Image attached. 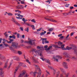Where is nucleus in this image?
Wrapping results in <instances>:
<instances>
[{"instance_id":"1","label":"nucleus","mask_w":77,"mask_h":77,"mask_svg":"<svg viewBox=\"0 0 77 77\" xmlns=\"http://www.w3.org/2000/svg\"><path fill=\"white\" fill-rule=\"evenodd\" d=\"M52 46L53 47H54L55 48H61L63 50H70L72 49L71 47H69V46H67L66 48H64V47H65V45L64 44L62 45L61 46V47H58L57 45H53Z\"/></svg>"},{"instance_id":"2","label":"nucleus","mask_w":77,"mask_h":77,"mask_svg":"<svg viewBox=\"0 0 77 77\" xmlns=\"http://www.w3.org/2000/svg\"><path fill=\"white\" fill-rule=\"evenodd\" d=\"M35 68L36 69L35 70V72L33 73L34 77H35L36 74L37 73L38 75L37 77H40L41 75V69H40V68H39V67L38 66L36 65H35Z\"/></svg>"},{"instance_id":"3","label":"nucleus","mask_w":77,"mask_h":77,"mask_svg":"<svg viewBox=\"0 0 77 77\" xmlns=\"http://www.w3.org/2000/svg\"><path fill=\"white\" fill-rule=\"evenodd\" d=\"M8 61H6V62L5 63L4 67L3 68L2 67L0 68V75H2L3 74V70L6 69L8 66Z\"/></svg>"},{"instance_id":"4","label":"nucleus","mask_w":77,"mask_h":77,"mask_svg":"<svg viewBox=\"0 0 77 77\" xmlns=\"http://www.w3.org/2000/svg\"><path fill=\"white\" fill-rule=\"evenodd\" d=\"M11 46L14 48H20V46L18 45V44L17 42H13L12 43Z\"/></svg>"},{"instance_id":"5","label":"nucleus","mask_w":77,"mask_h":77,"mask_svg":"<svg viewBox=\"0 0 77 77\" xmlns=\"http://www.w3.org/2000/svg\"><path fill=\"white\" fill-rule=\"evenodd\" d=\"M45 19L46 20H48V21H50L51 22H53L54 23H57V21L54 20V19L50 18H47L46 17L45 18Z\"/></svg>"},{"instance_id":"6","label":"nucleus","mask_w":77,"mask_h":77,"mask_svg":"<svg viewBox=\"0 0 77 77\" xmlns=\"http://www.w3.org/2000/svg\"><path fill=\"white\" fill-rule=\"evenodd\" d=\"M35 40H30V41H29V42H26V41L24 42V43H27L30 44V45H33V44H35V42L34 41H35Z\"/></svg>"},{"instance_id":"7","label":"nucleus","mask_w":77,"mask_h":77,"mask_svg":"<svg viewBox=\"0 0 77 77\" xmlns=\"http://www.w3.org/2000/svg\"><path fill=\"white\" fill-rule=\"evenodd\" d=\"M11 20L13 22L15 23L17 25H18V26H20V27L21 26V25H20V24L19 23H18L17 21L15 20V19H14V17L12 18Z\"/></svg>"},{"instance_id":"8","label":"nucleus","mask_w":77,"mask_h":77,"mask_svg":"<svg viewBox=\"0 0 77 77\" xmlns=\"http://www.w3.org/2000/svg\"><path fill=\"white\" fill-rule=\"evenodd\" d=\"M52 47L53 46H50L48 48V46L46 45L44 46V48H45V50H46V51H48V50H50V48H52Z\"/></svg>"},{"instance_id":"9","label":"nucleus","mask_w":77,"mask_h":77,"mask_svg":"<svg viewBox=\"0 0 77 77\" xmlns=\"http://www.w3.org/2000/svg\"><path fill=\"white\" fill-rule=\"evenodd\" d=\"M24 6L21 5H19L16 6L17 9H22L24 8Z\"/></svg>"},{"instance_id":"10","label":"nucleus","mask_w":77,"mask_h":77,"mask_svg":"<svg viewBox=\"0 0 77 77\" xmlns=\"http://www.w3.org/2000/svg\"><path fill=\"white\" fill-rule=\"evenodd\" d=\"M17 16H18L19 17H16V18L17 19H19V20H21V19H23V16L21 15L20 14H18Z\"/></svg>"},{"instance_id":"11","label":"nucleus","mask_w":77,"mask_h":77,"mask_svg":"<svg viewBox=\"0 0 77 77\" xmlns=\"http://www.w3.org/2000/svg\"><path fill=\"white\" fill-rule=\"evenodd\" d=\"M63 66L66 69H68V65L66 62H63Z\"/></svg>"},{"instance_id":"12","label":"nucleus","mask_w":77,"mask_h":77,"mask_svg":"<svg viewBox=\"0 0 77 77\" xmlns=\"http://www.w3.org/2000/svg\"><path fill=\"white\" fill-rule=\"evenodd\" d=\"M71 48H72V50H74V51H75V50H76L77 49L76 48H77V47L74 45H71Z\"/></svg>"},{"instance_id":"13","label":"nucleus","mask_w":77,"mask_h":77,"mask_svg":"<svg viewBox=\"0 0 77 77\" xmlns=\"http://www.w3.org/2000/svg\"><path fill=\"white\" fill-rule=\"evenodd\" d=\"M40 56L41 57L40 58V59H42V60L43 61H44L45 60V59L44 58V56H43L42 55V53H41L40 54Z\"/></svg>"},{"instance_id":"14","label":"nucleus","mask_w":77,"mask_h":77,"mask_svg":"<svg viewBox=\"0 0 77 77\" xmlns=\"http://www.w3.org/2000/svg\"><path fill=\"white\" fill-rule=\"evenodd\" d=\"M41 53H42V52H41V51L39 50L37 51H36L35 52V54L38 56H39V55H40V54H41Z\"/></svg>"},{"instance_id":"15","label":"nucleus","mask_w":77,"mask_h":77,"mask_svg":"<svg viewBox=\"0 0 77 77\" xmlns=\"http://www.w3.org/2000/svg\"><path fill=\"white\" fill-rule=\"evenodd\" d=\"M63 55L66 57H69V54H68L66 52H64L63 53Z\"/></svg>"},{"instance_id":"16","label":"nucleus","mask_w":77,"mask_h":77,"mask_svg":"<svg viewBox=\"0 0 77 77\" xmlns=\"http://www.w3.org/2000/svg\"><path fill=\"white\" fill-rule=\"evenodd\" d=\"M42 31H44V32H42L41 33H40V35L41 36H42L43 35H44L45 33H46L47 32L45 31H44V29H42Z\"/></svg>"},{"instance_id":"17","label":"nucleus","mask_w":77,"mask_h":77,"mask_svg":"<svg viewBox=\"0 0 77 77\" xmlns=\"http://www.w3.org/2000/svg\"><path fill=\"white\" fill-rule=\"evenodd\" d=\"M32 60L33 62L35 63H38V60H36V59H35V57H32Z\"/></svg>"},{"instance_id":"18","label":"nucleus","mask_w":77,"mask_h":77,"mask_svg":"<svg viewBox=\"0 0 77 77\" xmlns=\"http://www.w3.org/2000/svg\"><path fill=\"white\" fill-rule=\"evenodd\" d=\"M41 39L42 41V43L43 44H44V42H45V41L46 39H47V38H41Z\"/></svg>"},{"instance_id":"19","label":"nucleus","mask_w":77,"mask_h":77,"mask_svg":"<svg viewBox=\"0 0 77 77\" xmlns=\"http://www.w3.org/2000/svg\"><path fill=\"white\" fill-rule=\"evenodd\" d=\"M57 43H58V45H57L58 47H59V46H60L61 45V46L62 45V44H63V43L62 42H60V41H59L57 42Z\"/></svg>"},{"instance_id":"20","label":"nucleus","mask_w":77,"mask_h":77,"mask_svg":"<svg viewBox=\"0 0 77 77\" xmlns=\"http://www.w3.org/2000/svg\"><path fill=\"white\" fill-rule=\"evenodd\" d=\"M60 69L61 71L63 72L65 74H66V72L65 71L64 69L62 68H60Z\"/></svg>"},{"instance_id":"21","label":"nucleus","mask_w":77,"mask_h":77,"mask_svg":"<svg viewBox=\"0 0 77 77\" xmlns=\"http://www.w3.org/2000/svg\"><path fill=\"white\" fill-rule=\"evenodd\" d=\"M69 36V34L67 35V36L66 37L65 39V40H69V39H70V38H68Z\"/></svg>"},{"instance_id":"22","label":"nucleus","mask_w":77,"mask_h":77,"mask_svg":"<svg viewBox=\"0 0 77 77\" xmlns=\"http://www.w3.org/2000/svg\"><path fill=\"white\" fill-rule=\"evenodd\" d=\"M46 62L48 63L49 65H51V63H50V61L49 60L47 59L45 60Z\"/></svg>"},{"instance_id":"23","label":"nucleus","mask_w":77,"mask_h":77,"mask_svg":"<svg viewBox=\"0 0 77 77\" xmlns=\"http://www.w3.org/2000/svg\"><path fill=\"white\" fill-rule=\"evenodd\" d=\"M17 54L19 55H21L23 54V53L21 51H17Z\"/></svg>"},{"instance_id":"24","label":"nucleus","mask_w":77,"mask_h":77,"mask_svg":"<svg viewBox=\"0 0 77 77\" xmlns=\"http://www.w3.org/2000/svg\"><path fill=\"white\" fill-rule=\"evenodd\" d=\"M23 73H22V74L23 75H23H25V74H26V71L25 70H23L22 71Z\"/></svg>"},{"instance_id":"25","label":"nucleus","mask_w":77,"mask_h":77,"mask_svg":"<svg viewBox=\"0 0 77 77\" xmlns=\"http://www.w3.org/2000/svg\"><path fill=\"white\" fill-rule=\"evenodd\" d=\"M56 58H57L58 59H60L62 58V57L60 56H56Z\"/></svg>"},{"instance_id":"26","label":"nucleus","mask_w":77,"mask_h":77,"mask_svg":"<svg viewBox=\"0 0 77 77\" xmlns=\"http://www.w3.org/2000/svg\"><path fill=\"white\" fill-rule=\"evenodd\" d=\"M53 28H49L48 30V31H49V32H51L53 30Z\"/></svg>"},{"instance_id":"27","label":"nucleus","mask_w":77,"mask_h":77,"mask_svg":"<svg viewBox=\"0 0 77 77\" xmlns=\"http://www.w3.org/2000/svg\"><path fill=\"white\" fill-rule=\"evenodd\" d=\"M29 27H27V28H25V31H26L27 32H29Z\"/></svg>"},{"instance_id":"28","label":"nucleus","mask_w":77,"mask_h":77,"mask_svg":"<svg viewBox=\"0 0 77 77\" xmlns=\"http://www.w3.org/2000/svg\"><path fill=\"white\" fill-rule=\"evenodd\" d=\"M71 12H72V10H70L69 11L68 13L69 14H69V15H72V14L71 13Z\"/></svg>"},{"instance_id":"29","label":"nucleus","mask_w":77,"mask_h":77,"mask_svg":"<svg viewBox=\"0 0 77 77\" xmlns=\"http://www.w3.org/2000/svg\"><path fill=\"white\" fill-rule=\"evenodd\" d=\"M63 15H65V16H66V15H69V13H65L63 14Z\"/></svg>"},{"instance_id":"30","label":"nucleus","mask_w":77,"mask_h":77,"mask_svg":"<svg viewBox=\"0 0 77 77\" xmlns=\"http://www.w3.org/2000/svg\"><path fill=\"white\" fill-rule=\"evenodd\" d=\"M31 27H32L33 30H35V26H34V25H31Z\"/></svg>"},{"instance_id":"31","label":"nucleus","mask_w":77,"mask_h":77,"mask_svg":"<svg viewBox=\"0 0 77 77\" xmlns=\"http://www.w3.org/2000/svg\"><path fill=\"white\" fill-rule=\"evenodd\" d=\"M26 59V61L27 62V63H29V64H30V63H31L30 62V61H29V60L28 59Z\"/></svg>"},{"instance_id":"32","label":"nucleus","mask_w":77,"mask_h":77,"mask_svg":"<svg viewBox=\"0 0 77 77\" xmlns=\"http://www.w3.org/2000/svg\"><path fill=\"white\" fill-rule=\"evenodd\" d=\"M7 14L9 16H12L13 15V14H12V13H7Z\"/></svg>"},{"instance_id":"33","label":"nucleus","mask_w":77,"mask_h":77,"mask_svg":"<svg viewBox=\"0 0 77 77\" xmlns=\"http://www.w3.org/2000/svg\"><path fill=\"white\" fill-rule=\"evenodd\" d=\"M40 50H44V48L43 47V46L40 47Z\"/></svg>"},{"instance_id":"34","label":"nucleus","mask_w":77,"mask_h":77,"mask_svg":"<svg viewBox=\"0 0 77 77\" xmlns=\"http://www.w3.org/2000/svg\"><path fill=\"white\" fill-rule=\"evenodd\" d=\"M14 60H18V59H19V58L17 57H15L14 58Z\"/></svg>"},{"instance_id":"35","label":"nucleus","mask_w":77,"mask_h":77,"mask_svg":"<svg viewBox=\"0 0 77 77\" xmlns=\"http://www.w3.org/2000/svg\"><path fill=\"white\" fill-rule=\"evenodd\" d=\"M45 44H48V43H49V42L48 41H47V39H46L45 40Z\"/></svg>"},{"instance_id":"36","label":"nucleus","mask_w":77,"mask_h":77,"mask_svg":"<svg viewBox=\"0 0 77 77\" xmlns=\"http://www.w3.org/2000/svg\"><path fill=\"white\" fill-rule=\"evenodd\" d=\"M25 24H26V26H31V25H30V24H28V23H25Z\"/></svg>"},{"instance_id":"37","label":"nucleus","mask_w":77,"mask_h":77,"mask_svg":"<svg viewBox=\"0 0 77 77\" xmlns=\"http://www.w3.org/2000/svg\"><path fill=\"white\" fill-rule=\"evenodd\" d=\"M21 4H25L26 3L25 2H24V0H23V1H21Z\"/></svg>"},{"instance_id":"38","label":"nucleus","mask_w":77,"mask_h":77,"mask_svg":"<svg viewBox=\"0 0 77 77\" xmlns=\"http://www.w3.org/2000/svg\"><path fill=\"white\" fill-rule=\"evenodd\" d=\"M42 29V28H40L39 29H37V32H39V31H41V29Z\"/></svg>"},{"instance_id":"39","label":"nucleus","mask_w":77,"mask_h":77,"mask_svg":"<svg viewBox=\"0 0 77 77\" xmlns=\"http://www.w3.org/2000/svg\"><path fill=\"white\" fill-rule=\"evenodd\" d=\"M22 63H20L19 64V65L17 66H19V68L21 66H22Z\"/></svg>"},{"instance_id":"40","label":"nucleus","mask_w":77,"mask_h":77,"mask_svg":"<svg viewBox=\"0 0 77 77\" xmlns=\"http://www.w3.org/2000/svg\"><path fill=\"white\" fill-rule=\"evenodd\" d=\"M53 59H55V60H56V61H57V62H58V59L57 58L55 57H53Z\"/></svg>"},{"instance_id":"41","label":"nucleus","mask_w":77,"mask_h":77,"mask_svg":"<svg viewBox=\"0 0 77 77\" xmlns=\"http://www.w3.org/2000/svg\"><path fill=\"white\" fill-rule=\"evenodd\" d=\"M9 48H10V49L11 51H13L14 49V48H12V47H9Z\"/></svg>"},{"instance_id":"42","label":"nucleus","mask_w":77,"mask_h":77,"mask_svg":"<svg viewBox=\"0 0 77 77\" xmlns=\"http://www.w3.org/2000/svg\"><path fill=\"white\" fill-rule=\"evenodd\" d=\"M60 73L59 72H57L56 77H58V76H59V74Z\"/></svg>"},{"instance_id":"43","label":"nucleus","mask_w":77,"mask_h":77,"mask_svg":"<svg viewBox=\"0 0 77 77\" xmlns=\"http://www.w3.org/2000/svg\"><path fill=\"white\" fill-rule=\"evenodd\" d=\"M37 50L36 49H33L32 50V51L33 52H35V53H36V52L37 51Z\"/></svg>"},{"instance_id":"44","label":"nucleus","mask_w":77,"mask_h":77,"mask_svg":"<svg viewBox=\"0 0 77 77\" xmlns=\"http://www.w3.org/2000/svg\"><path fill=\"white\" fill-rule=\"evenodd\" d=\"M17 38H20V34L19 33L17 34Z\"/></svg>"},{"instance_id":"45","label":"nucleus","mask_w":77,"mask_h":77,"mask_svg":"<svg viewBox=\"0 0 77 77\" xmlns=\"http://www.w3.org/2000/svg\"><path fill=\"white\" fill-rule=\"evenodd\" d=\"M5 47H8L9 46V45H8V44H4V45Z\"/></svg>"},{"instance_id":"46","label":"nucleus","mask_w":77,"mask_h":77,"mask_svg":"<svg viewBox=\"0 0 77 77\" xmlns=\"http://www.w3.org/2000/svg\"><path fill=\"white\" fill-rule=\"evenodd\" d=\"M32 22H33V23H36V21L35 20V19H32L31 20Z\"/></svg>"},{"instance_id":"47","label":"nucleus","mask_w":77,"mask_h":77,"mask_svg":"<svg viewBox=\"0 0 77 77\" xmlns=\"http://www.w3.org/2000/svg\"><path fill=\"white\" fill-rule=\"evenodd\" d=\"M23 75L21 74H20L18 76V77H23Z\"/></svg>"},{"instance_id":"48","label":"nucleus","mask_w":77,"mask_h":77,"mask_svg":"<svg viewBox=\"0 0 77 77\" xmlns=\"http://www.w3.org/2000/svg\"><path fill=\"white\" fill-rule=\"evenodd\" d=\"M12 38H13V39H15L16 38H15V35H13V37Z\"/></svg>"},{"instance_id":"49","label":"nucleus","mask_w":77,"mask_h":77,"mask_svg":"<svg viewBox=\"0 0 77 77\" xmlns=\"http://www.w3.org/2000/svg\"><path fill=\"white\" fill-rule=\"evenodd\" d=\"M16 70H17V71H18V69H19V68H20V66H17L16 67Z\"/></svg>"},{"instance_id":"50","label":"nucleus","mask_w":77,"mask_h":77,"mask_svg":"<svg viewBox=\"0 0 77 77\" xmlns=\"http://www.w3.org/2000/svg\"><path fill=\"white\" fill-rule=\"evenodd\" d=\"M20 29L21 31H23V27H20Z\"/></svg>"},{"instance_id":"51","label":"nucleus","mask_w":77,"mask_h":77,"mask_svg":"<svg viewBox=\"0 0 77 77\" xmlns=\"http://www.w3.org/2000/svg\"><path fill=\"white\" fill-rule=\"evenodd\" d=\"M12 52H14V53H16V51L14 50V49L12 51Z\"/></svg>"},{"instance_id":"52","label":"nucleus","mask_w":77,"mask_h":77,"mask_svg":"<svg viewBox=\"0 0 77 77\" xmlns=\"http://www.w3.org/2000/svg\"><path fill=\"white\" fill-rule=\"evenodd\" d=\"M56 73V72L55 70H54V75H55Z\"/></svg>"},{"instance_id":"53","label":"nucleus","mask_w":77,"mask_h":77,"mask_svg":"<svg viewBox=\"0 0 77 77\" xmlns=\"http://www.w3.org/2000/svg\"><path fill=\"white\" fill-rule=\"evenodd\" d=\"M17 70H16V69H15L14 72V75H16V72H17Z\"/></svg>"},{"instance_id":"54","label":"nucleus","mask_w":77,"mask_h":77,"mask_svg":"<svg viewBox=\"0 0 77 77\" xmlns=\"http://www.w3.org/2000/svg\"><path fill=\"white\" fill-rule=\"evenodd\" d=\"M62 34H60L58 35V37H60V36H62Z\"/></svg>"},{"instance_id":"55","label":"nucleus","mask_w":77,"mask_h":77,"mask_svg":"<svg viewBox=\"0 0 77 77\" xmlns=\"http://www.w3.org/2000/svg\"><path fill=\"white\" fill-rule=\"evenodd\" d=\"M48 68H50V69H53V67L49 66H48Z\"/></svg>"},{"instance_id":"56","label":"nucleus","mask_w":77,"mask_h":77,"mask_svg":"<svg viewBox=\"0 0 77 77\" xmlns=\"http://www.w3.org/2000/svg\"><path fill=\"white\" fill-rule=\"evenodd\" d=\"M69 4H66L65 5V7H68L69 6Z\"/></svg>"},{"instance_id":"57","label":"nucleus","mask_w":77,"mask_h":77,"mask_svg":"<svg viewBox=\"0 0 77 77\" xmlns=\"http://www.w3.org/2000/svg\"><path fill=\"white\" fill-rule=\"evenodd\" d=\"M21 43H23V42H24V40H23V39L21 40Z\"/></svg>"},{"instance_id":"58","label":"nucleus","mask_w":77,"mask_h":77,"mask_svg":"<svg viewBox=\"0 0 77 77\" xmlns=\"http://www.w3.org/2000/svg\"><path fill=\"white\" fill-rule=\"evenodd\" d=\"M67 29H71V26H67Z\"/></svg>"},{"instance_id":"59","label":"nucleus","mask_w":77,"mask_h":77,"mask_svg":"<svg viewBox=\"0 0 77 77\" xmlns=\"http://www.w3.org/2000/svg\"><path fill=\"white\" fill-rule=\"evenodd\" d=\"M70 9H74V7L72 6L70 7Z\"/></svg>"},{"instance_id":"60","label":"nucleus","mask_w":77,"mask_h":77,"mask_svg":"<svg viewBox=\"0 0 77 77\" xmlns=\"http://www.w3.org/2000/svg\"><path fill=\"white\" fill-rule=\"evenodd\" d=\"M74 35V32H72L70 34V36H72V35Z\"/></svg>"},{"instance_id":"61","label":"nucleus","mask_w":77,"mask_h":77,"mask_svg":"<svg viewBox=\"0 0 77 77\" xmlns=\"http://www.w3.org/2000/svg\"><path fill=\"white\" fill-rule=\"evenodd\" d=\"M63 37H64L63 36H62L61 37H60V39H62V38H63Z\"/></svg>"},{"instance_id":"62","label":"nucleus","mask_w":77,"mask_h":77,"mask_svg":"<svg viewBox=\"0 0 77 77\" xmlns=\"http://www.w3.org/2000/svg\"><path fill=\"white\" fill-rule=\"evenodd\" d=\"M3 62H1L0 61V65H3Z\"/></svg>"},{"instance_id":"63","label":"nucleus","mask_w":77,"mask_h":77,"mask_svg":"<svg viewBox=\"0 0 77 77\" xmlns=\"http://www.w3.org/2000/svg\"><path fill=\"white\" fill-rule=\"evenodd\" d=\"M74 52H75V53H77V49L76 50L74 51Z\"/></svg>"},{"instance_id":"64","label":"nucleus","mask_w":77,"mask_h":77,"mask_svg":"<svg viewBox=\"0 0 77 77\" xmlns=\"http://www.w3.org/2000/svg\"><path fill=\"white\" fill-rule=\"evenodd\" d=\"M10 41V42H12L13 41H14V39H11Z\"/></svg>"}]
</instances>
